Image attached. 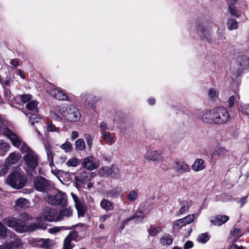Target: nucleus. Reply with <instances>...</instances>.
Masks as SVG:
<instances>
[{
  "label": "nucleus",
  "instance_id": "obj_59",
  "mask_svg": "<svg viewBox=\"0 0 249 249\" xmlns=\"http://www.w3.org/2000/svg\"><path fill=\"white\" fill-rule=\"evenodd\" d=\"M111 216L110 214H107L103 215H101L100 216L99 220L101 223H103L105 222L108 218H109Z\"/></svg>",
  "mask_w": 249,
  "mask_h": 249
},
{
  "label": "nucleus",
  "instance_id": "obj_38",
  "mask_svg": "<svg viewBox=\"0 0 249 249\" xmlns=\"http://www.w3.org/2000/svg\"><path fill=\"white\" fill-rule=\"evenodd\" d=\"M68 167H76L79 164V160L76 158L70 159L66 163Z\"/></svg>",
  "mask_w": 249,
  "mask_h": 249
},
{
  "label": "nucleus",
  "instance_id": "obj_16",
  "mask_svg": "<svg viewBox=\"0 0 249 249\" xmlns=\"http://www.w3.org/2000/svg\"><path fill=\"white\" fill-rule=\"evenodd\" d=\"M229 220V217L226 215H217L211 217L210 222L215 226H221Z\"/></svg>",
  "mask_w": 249,
  "mask_h": 249
},
{
  "label": "nucleus",
  "instance_id": "obj_61",
  "mask_svg": "<svg viewBox=\"0 0 249 249\" xmlns=\"http://www.w3.org/2000/svg\"><path fill=\"white\" fill-rule=\"evenodd\" d=\"M209 97H210L212 98H213L216 96H217V92L215 90H213V89H210L209 90L208 93Z\"/></svg>",
  "mask_w": 249,
  "mask_h": 249
},
{
  "label": "nucleus",
  "instance_id": "obj_23",
  "mask_svg": "<svg viewBox=\"0 0 249 249\" xmlns=\"http://www.w3.org/2000/svg\"><path fill=\"white\" fill-rule=\"evenodd\" d=\"M228 151L223 147H217L215 148L212 154V157L213 158L224 159L227 156Z\"/></svg>",
  "mask_w": 249,
  "mask_h": 249
},
{
  "label": "nucleus",
  "instance_id": "obj_19",
  "mask_svg": "<svg viewBox=\"0 0 249 249\" xmlns=\"http://www.w3.org/2000/svg\"><path fill=\"white\" fill-rule=\"evenodd\" d=\"M10 236L12 240L9 243L7 244L6 249H12L18 248L21 244V240L17 237L14 233L10 232Z\"/></svg>",
  "mask_w": 249,
  "mask_h": 249
},
{
  "label": "nucleus",
  "instance_id": "obj_48",
  "mask_svg": "<svg viewBox=\"0 0 249 249\" xmlns=\"http://www.w3.org/2000/svg\"><path fill=\"white\" fill-rule=\"evenodd\" d=\"M9 148V145L8 143L0 140V150L4 152H6Z\"/></svg>",
  "mask_w": 249,
  "mask_h": 249
},
{
  "label": "nucleus",
  "instance_id": "obj_41",
  "mask_svg": "<svg viewBox=\"0 0 249 249\" xmlns=\"http://www.w3.org/2000/svg\"><path fill=\"white\" fill-rule=\"evenodd\" d=\"M209 240V237L208 235L206 233H201L198 235L197 238V241L199 242L202 243H205Z\"/></svg>",
  "mask_w": 249,
  "mask_h": 249
},
{
  "label": "nucleus",
  "instance_id": "obj_1",
  "mask_svg": "<svg viewBox=\"0 0 249 249\" xmlns=\"http://www.w3.org/2000/svg\"><path fill=\"white\" fill-rule=\"evenodd\" d=\"M3 133L14 146L19 148L23 154H25L23 157L25 162V169L27 172L35 170L38 165L39 157L37 154L10 129L5 128Z\"/></svg>",
  "mask_w": 249,
  "mask_h": 249
},
{
  "label": "nucleus",
  "instance_id": "obj_10",
  "mask_svg": "<svg viewBox=\"0 0 249 249\" xmlns=\"http://www.w3.org/2000/svg\"><path fill=\"white\" fill-rule=\"evenodd\" d=\"M197 32L204 41L211 42L212 40L211 29L205 22L199 24L197 26Z\"/></svg>",
  "mask_w": 249,
  "mask_h": 249
},
{
  "label": "nucleus",
  "instance_id": "obj_32",
  "mask_svg": "<svg viewBox=\"0 0 249 249\" xmlns=\"http://www.w3.org/2000/svg\"><path fill=\"white\" fill-rule=\"evenodd\" d=\"M160 243L162 245H170L173 243V238L171 235L166 234L160 239Z\"/></svg>",
  "mask_w": 249,
  "mask_h": 249
},
{
  "label": "nucleus",
  "instance_id": "obj_12",
  "mask_svg": "<svg viewBox=\"0 0 249 249\" xmlns=\"http://www.w3.org/2000/svg\"><path fill=\"white\" fill-rule=\"evenodd\" d=\"M78 236V232L76 231H71L65 238L62 249H72L74 245L72 241H76Z\"/></svg>",
  "mask_w": 249,
  "mask_h": 249
},
{
  "label": "nucleus",
  "instance_id": "obj_63",
  "mask_svg": "<svg viewBox=\"0 0 249 249\" xmlns=\"http://www.w3.org/2000/svg\"><path fill=\"white\" fill-rule=\"evenodd\" d=\"M231 249H244V248L242 246H238L236 244H233L231 246Z\"/></svg>",
  "mask_w": 249,
  "mask_h": 249
},
{
  "label": "nucleus",
  "instance_id": "obj_15",
  "mask_svg": "<svg viewBox=\"0 0 249 249\" xmlns=\"http://www.w3.org/2000/svg\"><path fill=\"white\" fill-rule=\"evenodd\" d=\"M82 166L88 170L92 171L97 168L98 167V164L95 162L92 157H88L83 159Z\"/></svg>",
  "mask_w": 249,
  "mask_h": 249
},
{
  "label": "nucleus",
  "instance_id": "obj_21",
  "mask_svg": "<svg viewBox=\"0 0 249 249\" xmlns=\"http://www.w3.org/2000/svg\"><path fill=\"white\" fill-rule=\"evenodd\" d=\"M237 5V1L235 0H230L229 1V11L231 15L235 17H239L240 16V13L239 11Z\"/></svg>",
  "mask_w": 249,
  "mask_h": 249
},
{
  "label": "nucleus",
  "instance_id": "obj_49",
  "mask_svg": "<svg viewBox=\"0 0 249 249\" xmlns=\"http://www.w3.org/2000/svg\"><path fill=\"white\" fill-rule=\"evenodd\" d=\"M19 97L22 103H25L30 101L32 98V96L30 94H23L19 95Z\"/></svg>",
  "mask_w": 249,
  "mask_h": 249
},
{
  "label": "nucleus",
  "instance_id": "obj_28",
  "mask_svg": "<svg viewBox=\"0 0 249 249\" xmlns=\"http://www.w3.org/2000/svg\"><path fill=\"white\" fill-rule=\"evenodd\" d=\"M205 168L204 160L201 159H196L193 165L192 169L195 172H199Z\"/></svg>",
  "mask_w": 249,
  "mask_h": 249
},
{
  "label": "nucleus",
  "instance_id": "obj_33",
  "mask_svg": "<svg viewBox=\"0 0 249 249\" xmlns=\"http://www.w3.org/2000/svg\"><path fill=\"white\" fill-rule=\"evenodd\" d=\"M79 216H84L87 211L86 206L82 203H80L75 206Z\"/></svg>",
  "mask_w": 249,
  "mask_h": 249
},
{
  "label": "nucleus",
  "instance_id": "obj_56",
  "mask_svg": "<svg viewBox=\"0 0 249 249\" xmlns=\"http://www.w3.org/2000/svg\"><path fill=\"white\" fill-rule=\"evenodd\" d=\"M61 228L59 227H54L53 228H50L48 230V232L50 233L53 234L55 233H57L60 231Z\"/></svg>",
  "mask_w": 249,
  "mask_h": 249
},
{
  "label": "nucleus",
  "instance_id": "obj_53",
  "mask_svg": "<svg viewBox=\"0 0 249 249\" xmlns=\"http://www.w3.org/2000/svg\"><path fill=\"white\" fill-rule=\"evenodd\" d=\"M9 165L8 164H4V166L1 168L0 171V175L1 176H4L9 170Z\"/></svg>",
  "mask_w": 249,
  "mask_h": 249
},
{
  "label": "nucleus",
  "instance_id": "obj_30",
  "mask_svg": "<svg viewBox=\"0 0 249 249\" xmlns=\"http://www.w3.org/2000/svg\"><path fill=\"white\" fill-rule=\"evenodd\" d=\"M100 206L106 211H111L114 208L113 203L107 199H103L100 202Z\"/></svg>",
  "mask_w": 249,
  "mask_h": 249
},
{
  "label": "nucleus",
  "instance_id": "obj_45",
  "mask_svg": "<svg viewBox=\"0 0 249 249\" xmlns=\"http://www.w3.org/2000/svg\"><path fill=\"white\" fill-rule=\"evenodd\" d=\"M46 151L48 157V161H49L50 166L53 165V152L49 149H47Z\"/></svg>",
  "mask_w": 249,
  "mask_h": 249
},
{
  "label": "nucleus",
  "instance_id": "obj_36",
  "mask_svg": "<svg viewBox=\"0 0 249 249\" xmlns=\"http://www.w3.org/2000/svg\"><path fill=\"white\" fill-rule=\"evenodd\" d=\"M75 149L77 151H83L86 149V144L83 139H79L76 141Z\"/></svg>",
  "mask_w": 249,
  "mask_h": 249
},
{
  "label": "nucleus",
  "instance_id": "obj_52",
  "mask_svg": "<svg viewBox=\"0 0 249 249\" xmlns=\"http://www.w3.org/2000/svg\"><path fill=\"white\" fill-rule=\"evenodd\" d=\"M235 100V97L232 95L229 98L228 100V107L229 108H232L234 105V102Z\"/></svg>",
  "mask_w": 249,
  "mask_h": 249
},
{
  "label": "nucleus",
  "instance_id": "obj_3",
  "mask_svg": "<svg viewBox=\"0 0 249 249\" xmlns=\"http://www.w3.org/2000/svg\"><path fill=\"white\" fill-rule=\"evenodd\" d=\"M59 111L66 120L70 122H78L81 118L79 109L72 105L59 107Z\"/></svg>",
  "mask_w": 249,
  "mask_h": 249
},
{
  "label": "nucleus",
  "instance_id": "obj_2",
  "mask_svg": "<svg viewBox=\"0 0 249 249\" xmlns=\"http://www.w3.org/2000/svg\"><path fill=\"white\" fill-rule=\"evenodd\" d=\"M204 122L210 124H223L229 120L230 115L227 109L223 107H218L205 111L199 115Z\"/></svg>",
  "mask_w": 249,
  "mask_h": 249
},
{
  "label": "nucleus",
  "instance_id": "obj_24",
  "mask_svg": "<svg viewBox=\"0 0 249 249\" xmlns=\"http://www.w3.org/2000/svg\"><path fill=\"white\" fill-rule=\"evenodd\" d=\"M20 158L21 155L19 153L13 152L11 153L6 159L4 164H8L9 166L11 164H15L18 161Z\"/></svg>",
  "mask_w": 249,
  "mask_h": 249
},
{
  "label": "nucleus",
  "instance_id": "obj_31",
  "mask_svg": "<svg viewBox=\"0 0 249 249\" xmlns=\"http://www.w3.org/2000/svg\"><path fill=\"white\" fill-rule=\"evenodd\" d=\"M192 205V201H184L181 203V208L178 212L179 213L182 214L187 212Z\"/></svg>",
  "mask_w": 249,
  "mask_h": 249
},
{
  "label": "nucleus",
  "instance_id": "obj_42",
  "mask_svg": "<svg viewBox=\"0 0 249 249\" xmlns=\"http://www.w3.org/2000/svg\"><path fill=\"white\" fill-rule=\"evenodd\" d=\"M7 233L6 227L0 222V239L5 238Z\"/></svg>",
  "mask_w": 249,
  "mask_h": 249
},
{
  "label": "nucleus",
  "instance_id": "obj_47",
  "mask_svg": "<svg viewBox=\"0 0 249 249\" xmlns=\"http://www.w3.org/2000/svg\"><path fill=\"white\" fill-rule=\"evenodd\" d=\"M46 128L47 131L49 132H56L58 129L55 125L52 124L50 122H47L46 123Z\"/></svg>",
  "mask_w": 249,
  "mask_h": 249
},
{
  "label": "nucleus",
  "instance_id": "obj_17",
  "mask_svg": "<svg viewBox=\"0 0 249 249\" xmlns=\"http://www.w3.org/2000/svg\"><path fill=\"white\" fill-rule=\"evenodd\" d=\"M238 61L240 67L238 68L237 71L235 73L237 76L241 73L242 70L247 69L249 66V59L246 56H241L239 58Z\"/></svg>",
  "mask_w": 249,
  "mask_h": 249
},
{
  "label": "nucleus",
  "instance_id": "obj_9",
  "mask_svg": "<svg viewBox=\"0 0 249 249\" xmlns=\"http://www.w3.org/2000/svg\"><path fill=\"white\" fill-rule=\"evenodd\" d=\"M99 176L102 177L115 178L119 174V169L116 165L111 166H104L100 168L98 172Z\"/></svg>",
  "mask_w": 249,
  "mask_h": 249
},
{
  "label": "nucleus",
  "instance_id": "obj_4",
  "mask_svg": "<svg viewBox=\"0 0 249 249\" xmlns=\"http://www.w3.org/2000/svg\"><path fill=\"white\" fill-rule=\"evenodd\" d=\"M6 183L15 189H20L23 187L26 182V178L24 175L17 172L10 174L6 179Z\"/></svg>",
  "mask_w": 249,
  "mask_h": 249
},
{
  "label": "nucleus",
  "instance_id": "obj_43",
  "mask_svg": "<svg viewBox=\"0 0 249 249\" xmlns=\"http://www.w3.org/2000/svg\"><path fill=\"white\" fill-rule=\"evenodd\" d=\"M55 99L59 100H66L68 99V97L63 91L58 90Z\"/></svg>",
  "mask_w": 249,
  "mask_h": 249
},
{
  "label": "nucleus",
  "instance_id": "obj_25",
  "mask_svg": "<svg viewBox=\"0 0 249 249\" xmlns=\"http://www.w3.org/2000/svg\"><path fill=\"white\" fill-rule=\"evenodd\" d=\"M29 201L24 198H19L15 201L14 208L17 210L21 208H26L29 207Z\"/></svg>",
  "mask_w": 249,
  "mask_h": 249
},
{
  "label": "nucleus",
  "instance_id": "obj_14",
  "mask_svg": "<svg viewBox=\"0 0 249 249\" xmlns=\"http://www.w3.org/2000/svg\"><path fill=\"white\" fill-rule=\"evenodd\" d=\"M174 168L176 173L178 175H181L190 171V166L185 161L183 160L176 161L174 165Z\"/></svg>",
  "mask_w": 249,
  "mask_h": 249
},
{
  "label": "nucleus",
  "instance_id": "obj_5",
  "mask_svg": "<svg viewBox=\"0 0 249 249\" xmlns=\"http://www.w3.org/2000/svg\"><path fill=\"white\" fill-rule=\"evenodd\" d=\"M3 223L19 233L26 232L27 224L24 221L14 217H8L3 220Z\"/></svg>",
  "mask_w": 249,
  "mask_h": 249
},
{
  "label": "nucleus",
  "instance_id": "obj_11",
  "mask_svg": "<svg viewBox=\"0 0 249 249\" xmlns=\"http://www.w3.org/2000/svg\"><path fill=\"white\" fill-rule=\"evenodd\" d=\"M34 185L36 189L41 192L47 191L52 187L51 182L41 177L36 178Z\"/></svg>",
  "mask_w": 249,
  "mask_h": 249
},
{
  "label": "nucleus",
  "instance_id": "obj_27",
  "mask_svg": "<svg viewBox=\"0 0 249 249\" xmlns=\"http://www.w3.org/2000/svg\"><path fill=\"white\" fill-rule=\"evenodd\" d=\"M143 218H144V213L140 210H138L134 213L133 216L127 218L124 221V226H125L126 224H127L128 222H129L133 219H136L137 221H142V220L143 219Z\"/></svg>",
  "mask_w": 249,
  "mask_h": 249
},
{
  "label": "nucleus",
  "instance_id": "obj_7",
  "mask_svg": "<svg viewBox=\"0 0 249 249\" xmlns=\"http://www.w3.org/2000/svg\"><path fill=\"white\" fill-rule=\"evenodd\" d=\"M57 211L56 210L47 207L43 209L40 215L38 217V220L41 221H47L49 222H57Z\"/></svg>",
  "mask_w": 249,
  "mask_h": 249
},
{
  "label": "nucleus",
  "instance_id": "obj_64",
  "mask_svg": "<svg viewBox=\"0 0 249 249\" xmlns=\"http://www.w3.org/2000/svg\"><path fill=\"white\" fill-rule=\"evenodd\" d=\"M217 34L219 35V37L220 38V39H223V38L224 37L223 36V30H219L218 29L217 31Z\"/></svg>",
  "mask_w": 249,
  "mask_h": 249
},
{
  "label": "nucleus",
  "instance_id": "obj_51",
  "mask_svg": "<svg viewBox=\"0 0 249 249\" xmlns=\"http://www.w3.org/2000/svg\"><path fill=\"white\" fill-rule=\"evenodd\" d=\"M99 128L101 133L104 132H107V130L108 129L107 124L104 122H101L99 124Z\"/></svg>",
  "mask_w": 249,
  "mask_h": 249
},
{
  "label": "nucleus",
  "instance_id": "obj_34",
  "mask_svg": "<svg viewBox=\"0 0 249 249\" xmlns=\"http://www.w3.org/2000/svg\"><path fill=\"white\" fill-rule=\"evenodd\" d=\"M138 192L135 190H131L126 196V198L130 202L136 200L138 197Z\"/></svg>",
  "mask_w": 249,
  "mask_h": 249
},
{
  "label": "nucleus",
  "instance_id": "obj_18",
  "mask_svg": "<svg viewBox=\"0 0 249 249\" xmlns=\"http://www.w3.org/2000/svg\"><path fill=\"white\" fill-rule=\"evenodd\" d=\"M41 222L40 220H38V221L37 217L36 218V222L27 225V232L33 231L37 229L45 230L46 229V226L44 223Z\"/></svg>",
  "mask_w": 249,
  "mask_h": 249
},
{
  "label": "nucleus",
  "instance_id": "obj_39",
  "mask_svg": "<svg viewBox=\"0 0 249 249\" xmlns=\"http://www.w3.org/2000/svg\"><path fill=\"white\" fill-rule=\"evenodd\" d=\"M61 148L66 153L71 152L72 150V145L69 142H66L62 144Z\"/></svg>",
  "mask_w": 249,
  "mask_h": 249
},
{
  "label": "nucleus",
  "instance_id": "obj_50",
  "mask_svg": "<svg viewBox=\"0 0 249 249\" xmlns=\"http://www.w3.org/2000/svg\"><path fill=\"white\" fill-rule=\"evenodd\" d=\"M50 116L53 119L57 121H61L62 120V118L61 116H60L56 112L53 111H51L50 112Z\"/></svg>",
  "mask_w": 249,
  "mask_h": 249
},
{
  "label": "nucleus",
  "instance_id": "obj_20",
  "mask_svg": "<svg viewBox=\"0 0 249 249\" xmlns=\"http://www.w3.org/2000/svg\"><path fill=\"white\" fill-rule=\"evenodd\" d=\"M72 215V210L70 207L65 208L62 209L59 213H57V218L56 220L60 221L64 219L65 218H68L71 216Z\"/></svg>",
  "mask_w": 249,
  "mask_h": 249
},
{
  "label": "nucleus",
  "instance_id": "obj_54",
  "mask_svg": "<svg viewBox=\"0 0 249 249\" xmlns=\"http://www.w3.org/2000/svg\"><path fill=\"white\" fill-rule=\"evenodd\" d=\"M71 195L74 202L75 206L82 202L79 197L74 193H71Z\"/></svg>",
  "mask_w": 249,
  "mask_h": 249
},
{
  "label": "nucleus",
  "instance_id": "obj_8",
  "mask_svg": "<svg viewBox=\"0 0 249 249\" xmlns=\"http://www.w3.org/2000/svg\"><path fill=\"white\" fill-rule=\"evenodd\" d=\"M145 160L149 161H153L157 162L163 160L162 152L159 150H156L154 148H148L144 155Z\"/></svg>",
  "mask_w": 249,
  "mask_h": 249
},
{
  "label": "nucleus",
  "instance_id": "obj_40",
  "mask_svg": "<svg viewBox=\"0 0 249 249\" xmlns=\"http://www.w3.org/2000/svg\"><path fill=\"white\" fill-rule=\"evenodd\" d=\"M121 192L122 190L120 188H116L110 191L108 195L110 197L116 198L120 195Z\"/></svg>",
  "mask_w": 249,
  "mask_h": 249
},
{
  "label": "nucleus",
  "instance_id": "obj_13",
  "mask_svg": "<svg viewBox=\"0 0 249 249\" xmlns=\"http://www.w3.org/2000/svg\"><path fill=\"white\" fill-rule=\"evenodd\" d=\"M195 218L194 214L188 215L183 218L179 219L174 222L173 228L175 230H179L185 226L186 225L191 223Z\"/></svg>",
  "mask_w": 249,
  "mask_h": 249
},
{
  "label": "nucleus",
  "instance_id": "obj_57",
  "mask_svg": "<svg viewBox=\"0 0 249 249\" xmlns=\"http://www.w3.org/2000/svg\"><path fill=\"white\" fill-rule=\"evenodd\" d=\"M149 235L152 236H155L157 234V232L155 229V227L151 226L148 230Z\"/></svg>",
  "mask_w": 249,
  "mask_h": 249
},
{
  "label": "nucleus",
  "instance_id": "obj_26",
  "mask_svg": "<svg viewBox=\"0 0 249 249\" xmlns=\"http://www.w3.org/2000/svg\"><path fill=\"white\" fill-rule=\"evenodd\" d=\"M90 173L85 171H82L75 177L76 180L81 183H84L90 180Z\"/></svg>",
  "mask_w": 249,
  "mask_h": 249
},
{
  "label": "nucleus",
  "instance_id": "obj_58",
  "mask_svg": "<svg viewBox=\"0 0 249 249\" xmlns=\"http://www.w3.org/2000/svg\"><path fill=\"white\" fill-rule=\"evenodd\" d=\"M232 235L234 236L238 237L241 236V233L240 229L235 228L231 231Z\"/></svg>",
  "mask_w": 249,
  "mask_h": 249
},
{
  "label": "nucleus",
  "instance_id": "obj_44",
  "mask_svg": "<svg viewBox=\"0 0 249 249\" xmlns=\"http://www.w3.org/2000/svg\"><path fill=\"white\" fill-rule=\"evenodd\" d=\"M58 89H56L53 86L49 87L47 89V92L54 98H56Z\"/></svg>",
  "mask_w": 249,
  "mask_h": 249
},
{
  "label": "nucleus",
  "instance_id": "obj_29",
  "mask_svg": "<svg viewBox=\"0 0 249 249\" xmlns=\"http://www.w3.org/2000/svg\"><path fill=\"white\" fill-rule=\"evenodd\" d=\"M101 137L105 143L110 145L113 144L115 142L114 137L112 136L109 132H104L101 133Z\"/></svg>",
  "mask_w": 249,
  "mask_h": 249
},
{
  "label": "nucleus",
  "instance_id": "obj_55",
  "mask_svg": "<svg viewBox=\"0 0 249 249\" xmlns=\"http://www.w3.org/2000/svg\"><path fill=\"white\" fill-rule=\"evenodd\" d=\"M194 246L193 242L191 241H187L183 245V249H190Z\"/></svg>",
  "mask_w": 249,
  "mask_h": 249
},
{
  "label": "nucleus",
  "instance_id": "obj_6",
  "mask_svg": "<svg viewBox=\"0 0 249 249\" xmlns=\"http://www.w3.org/2000/svg\"><path fill=\"white\" fill-rule=\"evenodd\" d=\"M45 201L52 205H61L65 206L67 204V197L66 194L59 191L56 195H51L46 194L45 196Z\"/></svg>",
  "mask_w": 249,
  "mask_h": 249
},
{
  "label": "nucleus",
  "instance_id": "obj_46",
  "mask_svg": "<svg viewBox=\"0 0 249 249\" xmlns=\"http://www.w3.org/2000/svg\"><path fill=\"white\" fill-rule=\"evenodd\" d=\"M29 119L31 124L33 125L35 123H37L40 118L38 117L37 114L33 113L29 116Z\"/></svg>",
  "mask_w": 249,
  "mask_h": 249
},
{
  "label": "nucleus",
  "instance_id": "obj_62",
  "mask_svg": "<svg viewBox=\"0 0 249 249\" xmlns=\"http://www.w3.org/2000/svg\"><path fill=\"white\" fill-rule=\"evenodd\" d=\"M78 136H79V134L77 131H73L72 132L71 137L72 140L76 139V138H77L78 137Z\"/></svg>",
  "mask_w": 249,
  "mask_h": 249
},
{
  "label": "nucleus",
  "instance_id": "obj_35",
  "mask_svg": "<svg viewBox=\"0 0 249 249\" xmlns=\"http://www.w3.org/2000/svg\"><path fill=\"white\" fill-rule=\"evenodd\" d=\"M37 105L38 103L36 101H31L26 104V107L29 110L37 112Z\"/></svg>",
  "mask_w": 249,
  "mask_h": 249
},
{
  "label": "nucleus",
  "instance_id": "obj_37",
  "mask_svg": "<svg viewBox=\"0 0 249 249\" xmlns=\"http://www.w3.org/2000/svg\"><path fill=\"white\" fill-rule=\"evenodd\" d=\"M227 28L229 30L236 29L238 28V22L233 19H229L227 21Z\"/></svg>",
  "mask_w": 249,
  "mask_h": 249
},
{
  "label": "nucleus",
  "instance_id": "obj_60",
  "mask_svg": "<svg viewBox=\"0 0 249 249\" xmlns=\"http://www.w3.org/2000/svg\"><path fill=\"white\" fill-rule=\"evenodd\" d=\"M66 160H67V157L66 156L63 155V156H59L58 158V160H57V163H59V164H62L66 161Z\"/></svg>",
  "mask_w": 249,
  "mask_h": 249
},
{
  "label": "nucleus",
  "instance_id": "obj_22",
  "mask_svg": "<svg viewBox=\"0 0 249 249\" xmlns=\"http://www.w3.org/2000/svg\"><path fill=\"white\" fill-rule=\"evenodd\" d=\"M54 244L53 240L50 239L41 238L36 240V246L44 249H48L53 247Z\"/></svg>",
  "mask_w": 249,
  "mask_h": 249
}]
</instances>
